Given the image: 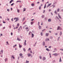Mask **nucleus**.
<instances>
[{
    "label": "nucleus",
    "mask_w": 63,
    "mask_h": 63,
    "mask_svg": "<svg viewBox=\"0 0 63 63\" xmlns=\"http://www.w3.org/2000/svg\"><path fill=\"white\" fill-rule=\"evenodd\" d=\"M42 18H44L45 17V16L44 15H43L42 16Z\"/></svg>",
    "instance_id": "obj_27"
},
{
    "label": "nucleus",
    "mask_w": 63,
    "mask_h": 63,
    "mask_svg": "<svg viewBox=\"0 0 63 63\" xmlns=\"http://www.w3.org/2000/svg\"><path fill=\"white\" fill-rule=\"evenodd\" d=\"M49 54L50 55V58H51V54H50V53H49Z\"/></svg>",
    "instance_id": "obj_41"
},
{
    "label": "nucleus",
    "mask_w": 63,
    "mask_h": 63,
    "mask_svg": "<svg viewBox=\"0 0 63 63\" xmlns=\"http://www.w3.org/2000/svg\"><path fill=\"white\" fill-rule=\"evenodd\" d=\"M53 55H55V56H57V53H56L53 54Z\"/></svg>",
    "instance_id": "obj_16"
},
{
    "label": "nucleus",
    "mask_w": 63,
    "mask_h": 63,
    "mask_svg": "<svg viewBox=\"0 0 63 63\" xmlns=\"http://www.w3.org/2000/svg\"><path fill=\"white\" fill-rule=\"evenodd\" d=\"M6 44H7L8 45H9V43H8V41L6 42Z\"/></svg>",
    "instance_id": "obj_59"
},
{
    "label": "nucleus",
    "mask_w": 63,
    "mask_h": 63,
    "mask_svg": "<svg viewBox=\"0 0 63 63\" xmlns=\"http://www.w3.org/2000/svg\"><path fill=\"white\" fill-rule=\"evenodd\" d=\"M20 56V57L21 58H23V56Z\"/></svg>",
    "instance_id": "obj_43"
},
{
    "label": "nucleus",
    "mask_w": 63,
    "mask_h": 63,
    "mask_svg": "<svg viewBox=\"0 0 63 63\" xmlns=\"http://www.w3.org/2000/svg\"><path fill=\"white\" fill-rule=\"evenodd\" d=\"M51 4V3L50 4H48V6H50V5Z\"/></svg>",
    "instance_id": "obj_46"
},
{
    "label": "nucleus",
    "mask_w": 63,
    "mask_h": 63,
    "mask_svg": "<svg viewBox=\"0 0 63 63\" xmlns=\"http://www.w3.org/2000/svg\"><path fill=\"white\" fill-rule=\"evenodd\" d=\"M12 2H14V0H11L9 2L10 4L12 3Z\"/></svg>",
    "instance_id": "obj_8"
},
{
    "label": "nucleus",
    "mask_w": 63,
    "mask_h": 63,
    "mask_svg": "<svg viewBox=\"0 0 63 63\" xmlns=\"http://www.w3.org/2000/svg\"><path fill=\"white\" fill-rule=\"evenodd\" d=\"M26 30H27L28 29V27H26L25 28Z\"/></svg>",
    "instance_id": "obj_34"
},
{
    "label": "nucleus",
    "mask_w": 63,
    "mask_h": 63,
    "mask_svg": "<svg viewBox=\"0 0 63 63\" xmlns=\"http://www.w3.org/2000/svg\"><path fill=\"white\" fill-rule=\"evenodd\" d=\"M34 36V35L32 33V38H33Z\"/></svg>",
    "instance_id": "obj_9"
},
{
    "label": "nucleus",
    "mask_w": 63,
    "mask_h": 63,
    "mask_svg": "<svg viewBox=\"0 0 63 63\" xmlns=\"http://www.w3.org/2000/svg\"><path fill=\"white\" fill-rule=\"evenodd\" d=\"M14 4V3H13L12 4H11V6H13Z\"/></svg>",
    "instance_id": "obj_44"
},
{
    "label": "nucleus",
    "mask_w": 63,
    "mask_h": 63,
    "mask_svg": "<svg viewBox=\"0 0 63 63\" xmlns=\"http://www.w3.org/2000/svg\"><path fill=\"white\" fill-rule=\"evenodd\" d=\"M23 55L22 53H20L19 55L20 56H22Z\"/></svg>",
    "instance_id": "obj_31"
},
{
    "label": "nucleus",
    "mask_w": 63,
    "mask_h": 63,
    "mask_svg": "<svg viewBox=\"0 0 63 63\" xmlns=\"http://www.w3.org/2000/svg\"><path fill=\"white\" fill-rule=\"evenodd\" d=\"M26 40H25V42L24 43V46H26Z\"/></svg>",
    "instance_id": "obj_3"
},
{
    "label": "nucleus",
    "mask_w": 63,
    "mask_h": 63,
    "mask_svg": "<svg viewBox=\"0 0 63 63\" xmlns=\"http://www.w3.org/2000/svg\"><path fill=\"white\" fill-rule=\"evenodd\" d=\"M0 18H2V17L1 16H0Z\"/></svg>",
    "instance_id": "obj_62"
},
{
    "label": "nucleus",
    "mask_w": 63,
    "mask_h": 63,
    "mask_svg": "<svg viewBox=\"0 0 63 63\" xmlns=\"http://www.w3.org/2000/svg\"><path fill=\"white\" fill-rule=\"evenodd\" d=\"M62 35V32H61L60 33V36H61Z\"/></svg>",
    "instance_id": "obj_37"
},
{
    "label": "nucleus",
    "mask_w": 63,
    "mask_h": 63,
    "mask_svg": "<svg viewBox=\"0 0 63 63\" xmlns=\"http://www.w3.org/2000/svg\"><path fill=\"white\" fill-rule=\"evenodd\" d=\"M0 52H1V54H2L3 52V50H1L0 51Z\"/></svg>",
    "instance_id": "obj_25"
},
{
    "label": "nucleus",
    "mask_w": 63,
    "mask_h": 63,
    "mask_svg": "<svg viewBox=\"0 0 63 63\" xmlns=\"http://www.w3.org/2000/svg\"><path fill=\"white\" fill-rule=\"evenodd\" d=\"M43 46H45V42L44 41L43 42Z\"/></svg>",
    "instance_id": "obj_6"
},
{
    "label": "nucleus",
    "mask_w": 63,
    "mask_h": 63,
    "mask_svg": "<svg viewBox=\"0 0 63 63\" xmlns=\"http://www.w3.org/2000/svg\"><path fill=\"white\" fill-rule=\"evenodd\" d=\"M25 17L23 18V19H22V21H24V20H25Z\"/></svg>",
    "instance_id": "obj_36"
},
{
    "label": "nucleus",
    "mask_w": 63,
    "mask_h": 63,
    "mask_svg": "<svg viewBox=\"0 0 63 63\" xmlns=\"http://www.w3.org/2000/svg\"><path fill=\"white\" fill-rule=\"evenodd\" d=\"M47 18L46 17L45 18V20H47Z\"/></svg>",
    "instance_id": "obj_33"
},
{
    "label": "nucleus",
    "mask_w": 63,
    "mask_h": 63,
    "mask_svg": "<svg viewBox=\"0 0 63 63\" xmlns=\"http://www.w3.org/2000/svg\"><path fill=\"white\" fill-rule=\"evenodd\" d=\"M51 47V46H50L48 47V48H50Z\"/></svg>",
    "instance_id": "obj_51"
},
{
    "label": "nucleus",
    "mask_w": 63,
    "mask_h": 63,
    "mask_svg": "<svg viewBox=\"0 0 63 63\" xmlns=\"http://www.w3.org/2000/svg\"><path fill=\"white\" fill-rule=\"evenodd\" d=\"M58 34V33H55V35H57Z\"/></svg>",
    "instance_id": "obj_54"
},
{
    "label": "nucleus",
    "mask_w": 63,
    "mask_h": 63,
    "mask_svg": "<svg viewBox=\"0 0 63 63\" xmlns=\"http://www.w3.org/2000/svg\"><path fill=\"white\" fill-rule=\"evenodd\" d=\"M13 18H12V19H11V21H13Z\"/></svg>",
    "instance_id": "obj_55"
},
{
    "label": "nucleus",
    "mask_w": 63,
    "mask_h": 63,
    "mask_svg": "<svg viewBox=\"0 0 63 63\" xmlns=\"http://www.w3.org/2000/svg\"><path fill=\"white\" fill-rule=\"evenodd\" d=\"M60 50H62V51H63V49H60Z\"/></svg>",
    "instance_id": "obj_56"
},
{
    "label": "nucleus",
    "mask_w": 63,
    "mask_h": 63,
    "mask_svg": "<svg viewBox=\"0 0 63 63\" xmlns=\"http://www.w3.org/2000/svg\"><path fill=\"white\" fill-rule=\"evenodd\" d=\"M23 50L24 51V52L25 51V48H23Z\"/></svg>",
    "instance_id": "obj_30"
},
{
    "label": "nucleus",
    "mask_w": 63,
    "mask_h": 63,
    "mask_svg": "<svg viewBox=\"0 0 63 63\" xmlns=\"http://www.w3.org/2000/svg\"><path fill=\"white\" fill-rule=\"evenodd\" d=\"M53 8H54V7H55V5H53Z\"/></svg>",
    "instance_id": "obj_63"
},
{
    "label": "nucleus",
    "mask_w": 63,
    "mask_h": 63,
    "mask_svg": "<svg viewBox=\"0 0 63 63\" xmlns=\"http://www.w3.org/2000/svg\"><path fill=\"white\" fill-rule=\"evenodd\" d=\"M45 10H43V13H45Z\"/></svg>",
    "instance_id": "obj_57"
},
{
    "label": "nucleus",
    "mask_w": 63,
    "mask_h": 63,
    "mask_svg": "<svg viewBox=\"0 0 63 63\" xmlns=\"http://www.w3.org/2000/svg\"><path fill=\"white\" fill-rule=\"evenodd\" d=\"M20 28L21 29H22V27H21V26H20L19 28L18 29V30L19 31V30H20Z\"/></svg>",
    "instance_id": "obj_10"
},
{
    "label": "nucleus",
    "mask_w": 63,
    "mask_h": 63,
    "mask_svg": "<svg viewBox=\"0 0 63 63\" xmlns=\"http://www.w3.org/2000/svg\"><path fill=\"white\" fill-rule=\"evenodd\" d=\"M19 24H18V23H17V26H19Z\"/></svg>",
    "instance_id": "obj_61"
},
{
    "label": "nucleus",
    "mask_w": 63,
    "mask_h": 63,
    "mask_svg": "<svg viewBox=\"0 0 63 63\" xmlns=\"http://www.w3.org/2000/svg\"><path fill=\"white\" fill-rule=\"evenodd\" d=\"M61 11H62L63 12V9H61Z\"/></svg>",
    "instance_id": "obj_64"
},
{
    "label": "nucleus",
    "mask_w": 63,
    "mask_h": 63,
    "mask_svg": "<svg viewBox=\"0 0 63 63\" xmlns=\"http://www.w3.org/2000/svg\"><path fill=\"white\" fill-rule=\"evenodd\" d=\"M54 51H56V50H57V49L56 48H55L54 49Z\"/></svg>",
    "instance_id": "obj_29"
},
{
    "label": "nucleus",
    "mask_w": 63,
    "mask_h": 63,
    "mask_svg": "<svg viewBox=\"0 0 63 63\" xmlns=\"http://www.w3.org/2000/svg\"><path fill=\"white\" fill-rule=\"evenodd\" d=\"M27 26V25H25L23 27V28H24L25 27H26Z\"/></svg>",
    "instance_id": "obj_32"
},
{
    "label": "nucleus",
    "mask_w": 63,
    "mask_h": 63,
    "mask_svg": "<svg viewBox=\"0 0 63 63\" xmlns=\"http://www.w3.org/2000/svg\"><path fill=\"white\" fill-rule=\"evenodd\" d=\"M46 57H44L43 58L42 60H43L45 61V60H46Z\"/></svg>",
    "instance_id": "obj_4"
},
{
    "label": "nucleus",
    "mask_w": 63,
    "mask_h": 63,
    "mask_svg": "<svg viewBox=\"0 0 63 63\" xmlns=\"http://www.w3.org/2000/svg\"><path fill=\"white\" fill-rule=\"evenodd\" d=\"M28 50H31V48H29L28 49Z\"/></svg>",
    "instance_id": "obj_50"
},
{
    "label": "nucleus",
    "mask_w": 63,
    "mask_h": 63,
    "mask_svg": "<svg viewBox=\"0 0 63 63\" xmlns=\"http://www.w3.org/2000/svg\"><path fill=\"white\" fill-rule=\"evenodd\" d=\"M48 22H50L51 21V20L50 19H48Z\"/></svg>",
    "instance_id": "obj_12"
},
{
    "label": "nucleus",
    "mask_w": 63,
    "mask_h": 63,
    "mask_svg": "<svg viewBox=\"0 0 63 63\" xmlns=\"http://www.w3.org/2000/svg\"><path fill=\"white\" fill-rule=\"evenodd\" d=\"M38 28L39 29H41L42 28V27L40 25L39 26Z\"/></svg>",
    "instance_id": "obj_11"
},
{
    "label": "nucleus",
    "mask_w": 63,
    "mask_h": 63,
    "mask_svg": "<svg viewBox=\"0 0 63 63\" xmlns=\"http://www.w3.org/2000/svg\"><path fill=\"white\" fill-rule=\"evenodd\" d=\"M26 9H25L24 8L23 9V12H24V11H26Z\"/></svg>",
    "instance_id": "obj_20"
},
{
    "label": "nucleus",
    "mask_w": 63,
    "mask_h": 63,
    "mask_svg": "<svg viewBox=\"0 0 63 63\" xmlns=\"http://www.w3.org/2000/svg\"><path fill=\"white\" fill-rule=\"evenodd\" d=\"M31 54L29 53L28 54V57H30V56H31Z\"/></svg>",
    "instance_id": "obj_5"
},
{
    "label": "nucleus",
    "mask_w": 63,
    "mask_h": 63,
    "mask_svg": "<svg viewBox=\"0 0 63 63\" xmlns=\"http://www.w3.org/2000/svg\"><path fill=\"white\" fill-rule=\"evenodd\" d=\"M14 20H15L16 19V20L15 21V22H17V21H18V20H19L18 19V18H17H17H16V17L15 18H14Z\"/></svg>",
    "instance_id": "obj_1"
},
{
    "label": "nucleus",
    "mask_w": 63,
    "mask_h": 63,
    "mask_svg": "<svg viewBox=\"0 0 63 63\" xmlns=\"http://www.w3.org/2000/svg\"><path fill=\"white\" fill-rule=\"evenodd\" d=\"M46 50L47 51H50V50L48 49V48H47L46 49Z\"/></svg>",
    "instance_id": "obj_22"
},
{
    "label": "nucleus",
    "mask_w": 63,
    "mask_h": 63,
    "mask_svg": "<svg viewBox=\"0 0 63 63\" xmlns=\"http://www.w3.org/2000/svg\"><path fill=\"white\" fill-rule=\"evenodd\" d=\"M11 36H12V35H13V33L12 32H11Z\"/></svg>",
    "instance_id": "obj_60"
},
{
    "label": "nucleus",
    "mask_w": 63,
    "mask_h": 63,
    "mask_svg": "<svg viewBox=\"0 0 63 63\" xmlns=\"http://www.w3.org/2000/svg\"><path fill=\"white\" fill-rule=\"evenodd\" d=\"M39 58L40 59H42V56H39Z\"/></svg>",
    "instance_id": "obj_39"
},
{
    "label": "nucleus",
    "mask_w": 63,
    "mask_h": 63,
    "mask_svg": "<svg viewBox=\"0 0 63 63\" xmlns=\"http://www.w3.org/2000/svg\"><path fill=\"white\" fill-rule=\"evenodd\" d=\"M19 47L20 48H21L22 47V46H21V45H20V44H19Z\"/></svg>",
    "instance_id": "obj_23"
},
{
    "label": "nucleus",
    "mask_w": 63,
    "mask_h": 63,
    "mask_svg": "<svg viewBox=\"0 0 63 63\" xmlns=\"http://www.w3.org/2000/svg\"><path fill=\"white\" fill-rule=\"evenodd\" d=\"M17 40L18 41H20V39H19L18 37H17Z\"/></svg>",
    "instance_id": "obj_15"
},
{
    "label": "nucleus",
    "mask_w": 63,
    "mask_h": 63,
    "mask_svg": "<svg viewBox=\"0 0 63 63\" xmlns=\"http://www.w3.org/2000/svg\"><path fill=\"white\" fill-rule=\"evenodd\" d=\"M31 6L32 7H33L34 6V3H32L31 4Z\"/></svg>",
    "instance_id": "obj_24"
},
{
    "label": "nucleus",
    "mask_w": 63,
    "mask_h": 63,
    "mask_svg": "<svg viewBox=\"0 0 63 63\" xmlns=\"http://www.w3.org/2000/svg\"><path fill=\"white\" fill-rule=\"evenodd\" d=\"M46 36H48V33H46Z\"/></svg>",
    "instance_id": "obj_28"
},
{
    "label": "nucleus",
    "mask_w": 63,
    "mask_h": 63,
    "mask_svg": "<svg viewBox=\"0 0 63 63\" xmlns=\"http://www.w3.org/2000/svg\"><path fill=\"white\" fill-rule=\"evenodd\" d=\"M39 24H40V22H38V25L39 26Z\"/></svg>",
    "instance_id": "obj_53"
},
{
    "label": "nucleus",
    "mask_w": 63,
    "mask_h": 63,
    "mask_svg": "<svg viewBox=\"0 0 63 63\" xmlns=\"http://www.w3.org/2000/svg\"><path fill=\"white\" fill-rule=\"evenodd\" d=\"M59 62H62V60H61V57H60V59L59 60Z\"/></svg>",
    "instance_id": "obj_13"
},
{
    "label": "nucleus",
    "mask_w": 63,
    "mask_h": 63,
    "mask_svg": "<svg viewBox=\"0 0 63 63\" xmlns=\"http://www.w3.org/2000/svg\"><path fill=\"white\" fill-rule=\"evenodd\" d=\"M34 22H32L31 23V25H32V24H33V23H34Z\"/></svg>",
    "instance_id": "obj_26"
},
{
    "label": "nucleus",
    "mask_w": 63,
    "mask_h": 63,
    "mask_svg": "<svg viewBox=\"0 0 63 63\" xmlns=\"http://www.w3.org/2000/svg\"><path fill=\"white\" fill-rule=\"evenodd\" d=\"M59 11H60V9L59 8L57 10V12H59Z\"/></svg>",
    "instance_id": "obj_14"
},
{
    "label": "nucleus",
    "mask_w": 63,
    "mask_h": 63,
    "mask_svg": "<svg viewBox=\"0 0 63 63\" xmlns=\"http://www.w3.org/2000/svg\"><path fill=\"white\" fill-rule=\"evenodd\" d=\"M54 13L55 14H56V15H57V12H56V10H55V11Z\"/></svg>",
    "instance_id": "obj_19"
},
{
    "label": "nucleus",
    "mask_w": 63,
    "mask_h": 63,
    "mask_svg": "<svg viewBox=\"0 0 63 63\" xmlns=\"http://www.w3.org/2000/svg\"><path fill=\"white\" fill-rule=\"evenodd\" d=\"M41 36H43V33L41 32Z\"/></svg>",
    "instance_id": "obj_49"
},
{
    "label": "nucleus",
    "mask_w": 63,
    "mask_h": 63,
    "mask_svg": "<svg viewBox=\"0 0 63 63\" xmlns=\"http://www.w3.org/2000/svg\"><path fill=\"white\" fill-rule=\"evenodd\" d=\"M26 63H29V61H26Z\"/></svg>",
    "instance_id": "obj_47"
},
{
    "label": "nucleus",
    "mask_w": 63,
    "mask_h": 63,
    "mask_svg": "<svg viewBox=\"0 0 63 63\" xmlns=\"http://www.w3.org/2000/svg\"><path fill=\"white\" fill-rule=\"evenodd\" d=\"M19 38H22V37L21 36H19Z\"/></svg>",
    "instance_id": "obj_52"
},
{
    "label": "nucleus",
    "mask_w": 63,
    "mask_h": 63,
    "mask_svg": "<svg viewBox=\"0 0 63 63\" xmlns=\"http://www.w3.org/2000/svg\"><path fill=\"white\" fill-rule=\"evenodd\" d=\"M17 13H19V10L17 9Z\"/></svg>",
    "instance_id": "obj_38"
},
{
    "label": "nucleus",
    "mask_w": 63,
    "mask_h": 63,
    "mask_svg": "<svg viewBox=\"0 0 63 63\" xmlns=\"http://www.w3.org/2000/svg\"><path fill=\"white\" fill-rule=\"evenodd\" d=\"M56 18H57L58 19H59V18H58V16H56Z\"/></svg>",
    "instance_id": "obj_45"
},
{
    "label": "nucleus",
    "mask_w": 63,
    "mask_h": 63,
    "mask_svg": "<svg viewBox=\"0 0 63 63\" xmlns=\"http://www.w3.org/2000/svg\"><path fill=\"white\" fill-rule=\"evenodd\" d=\"M13 58V59H15V57H14V55H13L12 56L11 58Z\"/></svg>",
    "instance_id": "obj_18"
},
{
    "label": "nucleus",
    "mask_w": 63,
    "mask_h": 63,
    "mask_svg": "<svg viewBox=\"0 0 63 63\" xmlns=\"http://www.w3.org/2000/svg\"><path fill=\"white\" fill-rule=\"evenodd\" d=\"M62 29L60 28V26H58L57 27V30H61Z\"/></svg>",
    "instance_id": "obj_2"
},
{
    "label": "nucleus",
    "mask_w": 63,
    "mask_h": 63,
    "mask_svg": "<svg viewBox=\"0 0 63 63\" xmlns=\"http://www.w3.org/2000/svg\"><path fill=\"white\" fill-rule=\"evenodd\" d=\"M16 3H17L18 2H19V3H21V1L18 0L16 1Z\"/></svg>",
    "instance_id": "obj_21"
},
{
    "label": "nucleus",
    "mask_w": 63,
    "mask_h": 63,
    "mask_svg": "<svg viewBox=\"0 0 63 63\" xmlns=\"http://www.w3.org/2000/svg\"><path fill=\"white\" fill-rule=\"evenodd\" d=\"M50 38L51 39H53V37H52V36H50Z\"/></svg>",
    "instance_id": "obj_35"
},
{
    "label": "nucleus",
    "mask_w": 63,
    "mask_h": 63,
    "mask_svg": "<svg viewBox=\"0 0 63 63\" xmlns=\"http://www.w3.org/2000/svg\"><path fill=\"white\" fill-rule=\"evenodd\" d=\"M46 4H45V6H44V9H45V8H46Z\"/></svg>",
    "instance_id": "obj_42"
},
{
    "label": "nucleus",
    "mask_w": 63,
    "mask_h": 63,
    "mask_svg": "<svg viewBox=\"0 0 63 63\" xmlns=\"http://www.w3.org/2000/svg\"><path fill=\"white\" fill-rule=\"evenodd\" d=\"M7 12H9L10 11V9H7Z\"/></svg>",
    "instance_id": "obj_40"
},
{
    "label": "nucleus",
    "mask_w": 63,
    "mask_h": 63,
    "mask_svg": "<svg viewBox=\"0 0 63 63\" xmlns=\"http://www.w3.org/2000/svg\"><path fill=\"white\" fill-rule=\"evenodd\" d=\"M58 17H59V18H61V17L60 16V15H59V13H58Z\"/></svg>",
    "instance_id": "obj_17"
},
{
    "label": "nucleus",
    "mask_w": 63,
    "mask_h": 63,
    "mask_svg": "<svg viewBox=\"0 0 63 63\" xmlns=\"http://www.w3.org/2000/svg\"><path fill=\"white\" fill-rule=\"evenodd\" d=\"M33 47H35V46H36V44H34L33 45Z\"/></svg>",
    "instance_id": "obj_58"
},
{
    "label": "nucleus",
    "mask_w": 63,
    "mask_h": 63,
    "mask_svg": "<svg viewBox=\"0 0 63 63\" xmlns=\"http://www.w3.org/2000/svg\"><path fill=\"white\" fill-rule=\"evenodd\" d=\"M46 30V29H44V30H43L42 31V32H44V31H45V30Z\"/></svg>",
    "instance_id": "obj_48"
},
{
    "label": "nucleus",
    "mask_w": 63,
    "mask_h": 63,
    "mask_svg": "<svg viewBox=\"0 0 63 63\" xmlns=\"http://www.w3.org/2000/svg\"><path fill=\"white\" fill-rule=\"evenodd\" d=\"M5 61V62H6L8 60V58H6L4 60Z\"/></svg>",
    "instance_id": "obj_7"
}]
</instances>
